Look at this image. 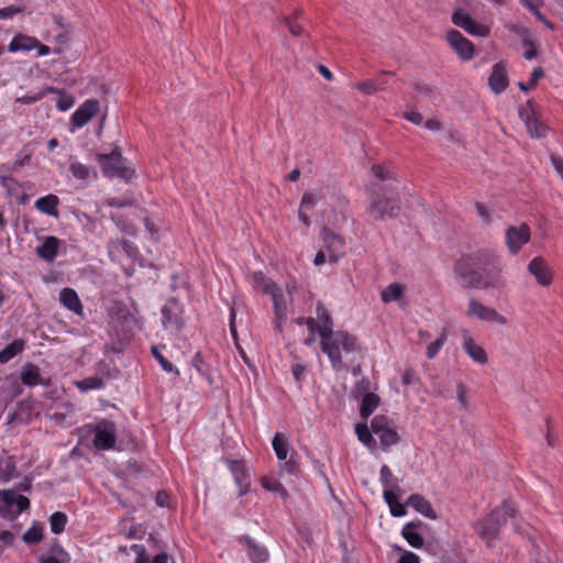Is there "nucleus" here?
Wrapping results in <instances>:
<instances>
[{
	"instance_id": "dca6fc26",
	"label": "nucleus",
	"mask_w": 563,
	"mask_h": 563,
	"mask_svg": "<svg viewBox=\"0 0 563 563\" xmlns=\"http://www.w3.org/2000/svg\"><path fill=\"white\" fill-rule=\"evenodd\" d=\"M100 110V102L97 99L85 100L73 113V131L86 125Z\"/></svg>"
},
{
	"instance_id": "c756f323",
	"label": "nucleus",
	"mask_w": 563,
	"mask_h": 563,
	"mask_svg": "<svg viewBox=\"0 0 563 563\" xmlns=\"http://www.w3.org/2000/svg\"><path fill=\"white\" fill-rule=\"evenodd\" d=\"M249 282L254 290L262 291L267 295L275 289L277 285L273 279L268 278L263 272H254L250 275Z\"/></svg>"
},
{
	"instance_id": "473e14b6",
	"label": "nucleus",
	"mask_w": 563,
	"mask_h": 563,
	"mask_svg": "<svg viewBox=\"0 0 563 563\" xmlns=\"http://www.w3.org/2000/svg\"><path fill=\"white\" fill-rule=\"evenodd\" d=\"M59 246V240L55 236H46L43 241V243L36 247V254L45 260V261H53L55 256L57 255Z\"/></svg>"
},
{
	"instance_id": "9b49d317",
	"label": "nucleus",
	"mask_w": 563,
	"mask_h": 563,
	"mask_svg": "<svg viewBox=\"0 0 563 563\" xmlns=\"http://www.w3.org/2000/svg\"><path fill=\"white\" fill-rule=\"evenodd\" d=\"M520 120L525 123L528 133L533 139H542L548 134V126L540 121L532 107V102L528 100L526 104L521 106L518 110Z\"/></svg>"
},
{
	"instance_id": "f257e3e1",
	"label": "nucleus",
	"mask_w": 563,
	"mask_h": 563,
	"mask_svg": "<svg viewBox=\"0 0 563 563\" xmlns=\"http://www.w3.org/2000/svg\"><path fill=\"white\" fill-rule=\"evenodd\" d=\"M499 256L490 249H481L471 254L462 255L453 267V273L466 289L498 288L501 284Z\"/></svg>"
},
{
	"instance_id": "0e129e2a",
	"label": "nucleus",
	"mask_w": 563,
	"mask_h": 563,
	"mask_svg": "<svg viewBox=\"0 0 563 563\" xmlns=\"http://www.w3.org/2000/svg\"><path fill=\"white\" fill-rule=\"evenodd\" d=\"M307 373V366L300 363L291 366V374L297 383H301L305 379Z\"/></svg>"
},
{
	"instance_id": "0eeeda50",
	"label": "nucleus",
	"mask_w": 563,
	"mask_h": 563,
	"mask_svg": "<svg viewBox=\"0 0 563 563\" xmlns=\"http://www.w3.org/2000/svg\"><path fill=\"white\" fill-rule=\"evenodd\" d=\"M99 164L104 177L110 179L120 178L129 181L135 175V170L126 165V159L118 148L109 154L99 155Z\"/></svg>"
},
{
	"instance_id": "39448f33",
	"label": "nucleus",
	"mask_w": 563,
	"mask_h": 563,
	"mask_svg": "<svg viewBox=\"0 0 563 563\" xmlns=\"http://www.w3.org/2000/svg\"><path fill=\"white\" fill-rule=\"evenodd\" d=\"M517 509L511 500H504L499 507L493 509L486 517L477 520L473 528L488 548L494 545L501 527L509 518L516 516Z\"/></svg>"
},
{
	"instance_id": "4468645a",
	"label": "nucleus",
	"mask_w": 563,
	"mask_h": 563,
	"mask_svg": "<svg viewBox=\"0 0 563 563\" xmlns=\"http://www.w3.org/2000/svg\"><path fill=\"white\" fill-rule=\"evenodd\" d=\"M238 542L246 551V555L251 563H266L269 560V552L266 545L250 534L240 536L238 538Z\"/></svg>"
},
{
	"instance_id": "052dcab7",
	"label": "nucleus",
	"mask_w": 563,
	"mask_h": 563,
	"mask_svg": "<svg viewBox=\"0 0 563 563\" xmlns=\"http://www.w3.org/2000/svg\"><path fill=\"white\" fill-rule=\"evenodd\" d=\"M305 325L307 327L310 336L308 340H306V344L310 345L313 336L316 334L319 335V322L314 318L308 317Z\"/></svg>"
},
{
	"instance_id": "f03ea898",
	"label": "nucleus",
	"mask_w": 563,
	"mask_h": 563,
	"mask_svg": "<svg viewBox=\"0 0 563 563\" xmlns=\"http://www.w3.org/2000/svg\"><path fill=\"white\" fill-rule=\"evenodd\" d=\"M372 173L382 185H373L376 195L368 208L369 217L375 221H385L397 218L400 211V178L395 169L388 166L374 164Z\"/></svg>"
},
{
	"instance_id": "393cba45",
	"label": "nucleus",
	"mask_w": 563,
	"mask_h": 563,
	"mask_svg": "<svg viewBox=\"0 0 563 563\" xmlns=\"http://www.w3.org/2000/svg\"><path fill=\"white\" fill-rule=\"evenodd\" d=\"M316 316H317V320L319 322L320 339L334 332L332 317H331L330 312L328 311V309L325 308V306L321 301H318L316 305Z\"/></svg>"
},
{
	"instance_id": "7ed1b4c3",
	"label": "nucleus",
	"mask_w": 563,
	"mask_h": 563,
	"mask_svg": "<svg viewBox=\"0 0 563 563\" xmlns=\"http://www.w3.org/2000/svg\"><path fill=\"white\" fill-rule=\"evenodd\" d=\"M320 347L335 372L349 371L350 363L360 350L357 339L343 330H336L320 339Z\"/></svg>"
},
{
	"instance_id": "bb28decb",
	"label": "nucleus",
	"mask_w": 563,
	"mask_h": 563,
	"mask_svg": "<svg viewBox=\"0 0 563 563\" xmlns=\"http://www.w3.org/2000/svg\"><path fill=\"white\" fill-rule=\"evenodd\" d=\"M463 350L465 353L475 362L478 364H486L488 361V356L486 351L476 342L474 339L470 335H465L463 340Z\"/></svg>"
},
{
	"instance_id": "a211bd4d",
	"label": "nucleus",
	"mask_w": 563,
	"mask_h": 563,
	"mask_svg": "<svg viewBox=\"0 0 563 563\" xmlns=\"http://www.w3.org/2000/svg\"><path fill=\"white\" fill-rule=\"evenodd\" d=\"M394 71L382 70L374 79H366L357 82L355 88L366 96H373L378 91H384L388 86V76H393Z\"/></svg>"
},
{
	"instance_id": "a878e982",
	"label": "nucleus",
	"mask_w": 563,
	"mask_h": 563,
	"mask_svg": "<svg viewBox=\"0 0 563 563\" xmlns=\"http://www.w3.org/2000/svg\"><path fill=\"white\" fill-rule=\"evenodd\" d=\"M131 551L135 553L134 563H168L169 556L166 552L162 551L150 559L146 548L143 544L133 543Z\"/></svg>"
},
{
	"instance_id": "c9c22d12",
	"label": "nucleus",
	"mask_w": 563,
	"mask_h": 563,
	"mask_svg": "<svg viewBox=\"0 0 563 563\" xmlns=\"http://www.w3.org/2000/svg\"><path fill=\"white\" fill-rule=\"evenodd\" d=\"M38 41L35 37H31L23 34L15 35L9 44V51L14 53L18 51H31L36 48Z\"/></svg>"
},
{
	"instance_id": "e433bc0d",
	"label": "nucleus",
	"mask_w": 563,
	"mask_h": 563,
	"mask_svg": "<svg viewBox=\"0 0 563 563\" xmlns=\"http://www.w3.org/2000/svg\"><path fill=\"white\" fill-rule=\"evenodd\" d=\"M355 433L361 443H363L368 450L374 451L377 443L373 437L374 432L367 426V423H356Z\"/></svg>"
},
{
	"instance_id": "338daca9",
	"label": "nucleus",
	"mask_w": 563,
	"mask_h": 563,
	"mask_svg": "<svg viewBox=\"0 0 563 563\" xmlns=\"http://www.w3.org/2000/svg\"><path fill=\"white\" fill-rule=\"evenodd\" d=\"M404 118L415 125H420L423 123V115L418 111H407L404 113Z\"/></svg>"
},
{
	"instance_id": "f8f14e48",
	"label": "nucleus",
	"mask_w": 563,
	"mask_h": 563,
	"mask_svg": "<svg viewBox=\"0 0 563 563\" xmlns=\"http://www.w3.org/2000/svg\"><path fill=\"white\" fill-rule=\"evenodd\" d=\"M530 239L531 230L526 223H521L518 227L510 225L506 229V246L511 255L518 254L522 246L529 243Z\"/></svg>"
},
{
	"instance_id": "6e6d98bb",
	"label": "nucleus",
	"mask_w": 563,
	"mask_h": 563,
	"mask_svg": "<svg viewBox=\"0 0 563 563\" xmlns=\"http://www.w3.org/2000/svg\"><path fill=\"white\" fill-rule=\"evenodd\" d=\"M67 554L63 550H54V554L46 555L42 554L38 559V563H66L65 558Z\"/></svg>"
},
{
	"instance_id": "6ab92c4d",
	"label": "nucleus",
	"mask_w": 563,
	"mask_h": 563,
	"mask_svg": "<svg viewBox=\"0 0 563 563\" xmlns=\"http://www.w3.org/2000/svg\"><path fill=\"white\" fill-rule=\"evenodd\" d=\"M323 247L328 253V260L331 263H336L343 254V239L335 233L325 231L323 234Z\"/></svg>"
},
{
	"instance_id": "c85d7f7f",
	"label": "nucleus",
	"mask_w": 563,
	"mask_h": 563,
	"mask_svg": "<svg viewBox=\"0 0 563 563\" xmlns=\"http://www.w3.org/2000/svg\"><path fill=\"white\" fill-rule=\"evenodd\" d=\"M227 466L233 475L238 486H250V476L245 468V464L241 460H227Z\"/></svg>"
},
{
	"instance_id": "49530a36",
	"label": "nucleus",
	"mask_w": 563,
	"mask_h": 563,
	"mask_svg": "<svg viewBox=\"0 0 563 563\" xmlns=\"http://www.w3.org/2000/svg\"><path fill=\"white\" fill-rule=\"evenodd\" d=\"M43 539V526L40 522H34L32 527L24 532L22 540L26 544H35Z\"/></svg>"
},
{
	"instance_id": "72a5a7b5",
	"label": "nucleus",
	"mask_w": 563,
	"mask_h": 563,
	"mask_svg": "<svg viewBox=\"0 0 563 563\" xmlns=\"http://www.w3.org/2000/svg\"><path fill=\"white\" fill-rule=\"evenodd\" d=\"M379 404L380 398L375 393L364 395L362 397L358 409L361 418H369L373 415V412L378 408Z\"/></svg>"
},
{
	"instance_id": "20e7f679",
	"label": "nucleus",
	"mask_w": 563,
	"mask_h": 563,
	"mask_svg": "<svg viewBox=\"0 0 563 563\" xmlns=\"http://www.w3.org/2000/svg\"><path fill=\"white\" fill-rule=\"evenodd\" d=\"M108 318L111 342L107 346L111 352L120 354L126 349L133 336L136 320L122 301H114L109 307Z\"/></svg>"
},
{
	"instance_id": "603ef678",
	"label": "nucleus",
	"mask_w": 563,
	"mask_h": 563,
	"mask_svg": "<svg viewBox=\"0 0 563 563\" xmlns=\"http://www.w3.org/2000/svg\"><path fill=\"white\" fill-rule=\"evenodd\" d=\"M121 244L119 242V239L109 241L107 249L109 257L112 262L121 263L122 262V251L120 249Z\"/></svg>"
},
{
	"instance_id": "423d86ee",
	"label": "nucleus",
	"mask_w": 563,
	"mask_h": 563,
	"mask_svg": "<svg viewBox=\"0 0 563 563\" xmlns=\"http://www.w3.org/2000/svg\"><path fill=\"white\" fill-rule=\"evenodd\" d=\"M272 448L277 460L280 462V472L298 476L300 472L299 455L296 451L290 449L289 435L283 432H276L272 439Z\"/></svg>"
},
{
	"instance_id": "a18cd8bd",
	"label": "nucleus",
	"mask_w": 563,
	"mask_h": 563,
	"mask_svg": "<svg viewBox=\"0 0 563 563\" xmlns=\"http://www.w3.org/2000/svg\"><path fill=\"white\" fill-rule=\"evenodd\" d=\"M24 349V342L22 340H14L3 350L0 351V363H7Z\"/></svg>"
},
{
	"instance_id": "ea45409f",
	"label": "nucleus",
	"mask_w": 563,
	"mask_h": 563,
	"mask_svg": "<svg viewBox=\"0 0 563 563\" xmlns=\"http://www.w3.org/2000/svg\"><path fill=\"white\" fill-rule=\"evenodd\" d=\"M73 384L76 385V387L84 393L89 390H99L104 387V380L97 375L89 376L81 380L73 382Z\"/></svg>"
},
{
	"instance_id": "e2e57ef3",
	"label": "nucleus",
	"mask_w": 563,
	"mask_h": 563,
	"mask_svg": "<svg viewBox=\"0 0 563 563\" xmlns=\"http://www.w3.org/2000/svg\"><path fill=\"white\" fill-rule=\"evenodd\" d=\"M456 399L462 409L466 410L468 408L467 391L462 383L456 385Z\"/></svg>"
},
{
	"instance_id": "2f4dec72",
	"label": "nucleus",
	"mask_w": 563,
	"mask_h": 563,
	"mask_svg": "<svg viewBox=\"0 0 563 563\" xmlns=\"http://www.w3.org/2000/svg\"><path fill=\"white\" fill-rule=\"evenodd\" d=\"M190 365L197 371V373L207 380L209 386L213 385V376L211 365L206 362L202 357L201 352H196L190 360Z\"/></svg>"
},
{
	"instance_id": "9d476101",
	"label": "nucleus",
	"mask_w": 563,
	"mask_h": 563,
	"mask_svg": "<svg viewBox=\"0 0 563 563\" xmlns=\"http://www.w3.org/2000/svg\"><path fill=\"white\" fill-rule=\"evenodd\" d=\"M93 446L97 450L109 451L114 448L117 441L115 423L109 419L99 420L92 428Z\"/></svg>"
},
{
	"instance_id": "1a4fd4ad",
	"label": "nucleus",
	"mask_w": 563,
	"mask_h": 563,
	"mask_svg": "<svg viewBox=\"0 0 563 563\" xmlns=\"http://www.w3.org/2000/svg\"><path fill=\"white\" fill-rule=\"evenodd\" d=\"M162 325L166 331L179 332L185 325V308L176 298L168 299L161 309Z\"/></svg>"
},
{
	"instance_id": "cd10ccee",
	"label": "nucleus",
	"mask_w": 563,
	"mask_h": 563,
	"mask_svg": "<svg viewBox=\"0 0 563 563\" xmlns=\"http://www.w3.org/2000/svg\"><path fill=\"white\" fill-rule=\"evenodd\" d=\"M404 292H405V287L400 283L394 282V283L389 284L388 286H386L380 291V300L385 305H388L390 302H398V306L400 308H404V306L401 303V299L404 298Z\"/></svg>"
},
{
	"instance_id": "bf43d9fd",
	"label": "nucleus",
	"mask_w": 563,
	"mask_h": 563,
	"mask_svg": "<svg viewBox=\"0 0 563 563\" xmlns=\"http://www.w3.org/2000/svg\"><path fill=\"white\" fill-rule=\"evenodd\" d=\"M522 45L527 47V49L523 52V57L526 59L531 60L537 57L538 51L534 42L530 37H525L522 40Z\"/></svg>"
},
{
	"instance_id": "de8ad7c7",
	"label": "nucleus",
	"mask_w": 563,
	"mask_h": 563,
	"mask_svg": "<svg viewBox=\"0 0 563 563\" xmlns=\"http://www.w3.org/2000/svg\"><path fill=\"white\" fill-rule=\"evenodd\" d=\"M323 197L322 190L306 191L300 200V209L311 210Z\"/></svg>"
},
{
	"instance_id": "4d7b16f0",
	"label": "nucleus",
	"mask_w": 563,
	"mask_h": 563,
	"mask_svg": "<svg viewBox=\"0 0 563 563\" xmlns=\"http://www.w3.org/2000/svg\"><path fill=\"white\" fill-rule=\"evenodd\" d=\"M390 428L385 416H376L371 421V429L375 435H378L385 429Z\"/></svg>"
},
{
	"instance_id": "774afa93",
	"label": "nucleus",
	"mask_w": 563,
	"mask_h": 563,
	"mask_svg": "<svg viewBox=\"0 0 563 563\" xmlns=\"http://www.w3.org/2000/svg\"><path fill=\"white\" fill-rule=\"evenodd\" d=\"M397 563H420V558L416 553L405 550Z\"/></svg>"
},
{
	"instance_id": "aec40b11",
	"label": "nucleus",
	"mask_w": 563,
	"mask_h": 563,
	"mask_svg": "<svg viewBox=\"0 0 563 563\" xmlns=\"http://www.w3.org/2000/svg\"><path fill=\"white\" fill-rule=\"evenodd\" d=\"M528 272L537 279L538 284L547 287L552 283V273L542 257H534L528 264Z\"/></svg>"
},
{
	"instance_id": "680f3d73",
	"label": "nucleus",
	"mask_w": 563,
	"mask_h": 563,
	"mask_svg": "<svg viewBox=\"0 0 563 563\" xmlns=\"http://www.w3.org/2000/svg\"><path fill=\"white\" fill-rule=\"evenodd\" d=\"M506 27H507V30H508L510 33H514V34H516V35L520 36V37H521V41H522L525 37H529V33H530V31H529V29H528V27H526V26H522V25H520V24H518V23H512V22H510V23L506 24Z\"/></svg>"
},
{
	"instance_id": "4be33fe9",
	"label": "nucleus",
	"mask_w": 563,
	"mask_h": 563,
	"mask_svg": "<svg viewBox=\"0 0 563 563\" xmlns=\"http://www.w3.org/2000/svg\"><path fill=\"white\" fill-rule=\"evenodd\" d=\"M406 505L412 507L417 512L424 518L435 520L438 518L435 510L431 503L420 494H412L408 497Z\"/></svg>"
},
{
	"instance_id": "8fccbe9b",
	"label": "nucleus",
	"mask_w": 563,
	"mask_h": 563,
	"mask_svg": "<svg viewBox=\"0 0 563 563\" xmlns=\"http://www.w3.org/2000/svg\"><path fill=\"white\" fill-rule=\"evenodd\" d=\"M119 242L121 244L120 249L122 251V255L130 262H136L139 256V247L136 244L125 239H119Z\"/></svg>"
},
{
	"instance_id": "5fc2aeb1",
	"label": "nucleus",
	"mask_w": 563,
	"mask_h": 563,
	"mask_svg": "<svg viewBox=\"0 0 563 563\" xmlns=\"http://www.w3.org/2000/svg\"><path fill=\"white\" fill-rule=\"evenodd\" d=\"M73 177L87 183L91 178V172L87 166L80 163H73Z\"/></svg>"
},
{
	"instance_id": "c03bdc74",
	"label": "nucleus",
	"mask_w": 563,
	"mask_h": 563,
	"mask_svg": "<svg viewBox=\"0 0 563 563\" xmlns=\"http://www.w3.org/2000/svg\"><path fill=\"white\" fill-rule=\"evenodd\" d=\"M151 353L153 357L158 362L163 371L174 374L175 377L180 375L179 369L159 352L157 345H153L151 347Z\"/></svg>"
},
{
	"instance_id": "2eb2a0df",
	"label": "nucleus",
	"mask_w": 563,
	"mask_h": 563,
	"mask_svg": "<svg viewBox=\"0 0 563 563\" xmlns=\"http://www.w3.org/2000/svg\"><path fill=\"white\" fill-rule=\"evenodd\" d=\"M445 38L457 56L463 60H471L474 57L475 47L460 31L451 29L446 32Z\"/></svg>"
},
{
	"instance_id": "79ce46f5",
	"label": "nucleus",
	"mask_w": 563,
	"mask_h": 563,
	"mask_svg": "<svg viewBox=\"0 0 563 563\" xmlns=\"http://www.w3.org/2000/svg\"><path fill=\"white\" fill-rule=\"evenodd\" d=\"M380 446L383 451L388 452L393 445H396L400 438L397 431L394 428L385 429L383 432H380L378 435Z\"/></svg>"
},
{
	"instance_id": "4c0bfd02",
	"label": "nucleus",
	"mask_w": 563,
	"mask_h": 563,
	"mask_svg": "<svg viewBox=\"0 0 563 563\" xmlns=\"http://www.w3.org/2000/svg\"><path fill=\"white\" fill-rule=\"evenodd\" d=\"M379 482L385 489H394L395 492H401L399 486V479L394 476L390 467L386 464L382 465L379 470Z\"/></svg>"
},
{
	"instance_id": "7c9ffc66",
	"label": "nucleus",
	"mask_w": 563,
	"mask_h": 563,
	"mask_svg": "<svg viewBox=\"0 0 563 563\" xmlns=\"http://www.w3.org/2000/svg\"><path fill=\"white\" fill-rule=\"evenodd\" d=\"M267 295H269L273 300L275 318L280 320L287 319V301L283 289L276 285L275 289H273V291L268 292Z\"/></svg>"
},
{
	"instance_id": "ddd939ff",
	"label": "nucleus",
	"mask_w": 563,
	"mask_h": 563,
	"mask_svg": "<svg viewBox=\"0 0 563 563\" xmlns=\"http://www.w3.org/2000/svg\"><path fill=\"white\" fill-rule=\"evenodd\" d=\"M451 20L454 25L463 29L472 36L485 37L489 33V30L485 25L477 23L472 15L463 9L454 10Z\"/></svg>"
},
{
	"instance_id": "f704fd0d",
	"label": "nucleus",
	"mask_w": 563,
	"mask_h": 563,
	"mask_svg": "<svg viewBox=\"0 0 563 563\" xmlns=\"http://www.w3.org/2000/svg\"><path fill=\"white\" fill-rule=\"evenodd\" d=\"M21 382L30 387L37 386L43 383L40 368L34 364H26L21 371Z\"/></svg>"
},
{
	"instance_id": "b1692460",
	"label": "nucleus",
	"mask_w": 563,
	"mask_h": 563,
	"mask_svg": "<svg viewBox=\"0 0 563 563\" xmlns=\"http://www.w3.org/2000/svg\"><path fill=\"white\" fill-rule=\"evenodd\" d=\"M400 493L401 492H395L394 489L383 490V499L387 504L390 515L396 518L407 515V505L399 501Z\"/></svg>"
},
{
	"instance_id": "864d4df0",
	"label": "nucleus",
	"mask_w": 563,
	"mask_h": 563,
	"mask_svg": "<svg viewBox=\"0 0 563 563\" xmlns=\"http://www.w3.org/2000/svg\"><path fill=\"white\" fill-rule=\"evenodd\" d=\"M351 394L354 398L363 397L366 394H372L369 391V380L366 377H362L354 384Z\"/></svg>"
},
{
	"instance_id": "f3484780",
	"label": "nucleus",
	"mask_w": 563,
	"mask_h": 563,
	"mask_svg": "<svg viewBox=\"0 0 563 563\" xmlns=\"http://www.w3.org/2000/svg\"><path fill=\"white\" fill-rule=\"evenodd\" d=\"M467 314L475 317L483 321L495 322L498 324H505L506 318L498 313L495 309L484 306L475 298L470 299Z\"/></svg>"
},
{
	"instance_id": "13d9d810",
	"label": "nucleus",
	"mask_w": 563,
	"mask_h": 563,
	"mask_svg": "<svg viewBox=\"0 0 563 563\" xmlns=\"http://www.w3.org/2000/svg\"><path fill=\"white\" fill-rule=\"evenodd\" d=\"M419 382L420 379L412 368H408L401 374V383L406 387L415 386L419 384Z\"/></svg>"
},
{
	"instance_id": "58836bf2",
	"label": "nucleus",
	"mask_w": 563,
	"mask_h": 563,
	"mask_svg": "<svg viewBox=\"0 0 563 563\" xmlns=\"http://www.w3.org/2000/svg\"><path fill=\"white\" fill-rule=\"evenodd\" d=\"M58 198L55 195H47L35 201V207L41 212L57 217Z\"/></svg>"
},
{
	"instance_id": "a19ab883",
	"label": "nucleus",
	"mask_w": 563,
	"mask_h": 563,
	"mask_svg": "<svg viewBox=\"0 0 563 563\" xmlns=\"http://www.w3.org/2000/svg\"><path fill=\"white\" fill-rule=\"evenodd\" d=\"M261 485L265 490L278 495L282 499L288 497L286 488L275 478L264 476L261 478Z\"/></svg>"
},
{
	"instance_id": "69168bd1",
	"label": "nucleus",
	"mask_w": 563,
	"mask_h": 563,
	"mask_svg": "<svg viewBox=\"0 0 563 563\" xmlns=\"http://www.w3.org/2000/svg\"><path fill=\"white\" fill-rule=\"evenodd\" d=\"M415 90L418 93L424 95L427 97H432L434 95L435 88L427 82H417L415 85Z\"/></svg>"
},
{
	"instance_id": "5701e85b",
	"label": "nucleus",
	"mask_w": 563,
	"mask_h": 563,
	"mask_svg": "<svg viewBox=\"0 0 563 563\" xmlns=\"http://www.w3.org/2000/svg\"><path fill=\"white\" fill-rule=\"evenodd\" d=\"M490 89L499 95L508 87L507 71L501 64H495L488 78Z\"/></svg>"
},
{
	"instance_id": "37998d69",
	"label": "nucleus",
	"mask_w": 563,
	"mask_h": 563,
	"mask_svg": "<svg viewBox=\"0 0 563 563\" xmlns=\"http://www.w3.org/2000/svg\"><path fill=\"white\" fill-rule=\"evenodd\" d=\"M301 12H296L292 16H287L284 20L288 31L296 37H300L306 33L303 25L301 24Z\"/></svg>"
},
{
	"instance_id": "09e8293b",
	"label": "nucleus",
	"mask_w": 563,
	"mask_h": 563,
	"mask_svg": "<svg viewBox=\"0 0 563 563\" xmlns=\"http://www.w3.org/2000/svg\"><path fill=\"white\" fill-rule=\"evenodd\" d=\"M446 339V330L442 329L440 336L427 346L426 355L429 360H433L439 354Z\"/></svg>"
},
{
	"instance_id": "3c124183",
	"label": "nucleus",
	"mask_w": 563,
	"mask_h": 563,
	"mask_svg": "<svg viewBox=\"0 0 563 563\" xmlns=\"http://www.w3.org/2000/svg\"><path fill=\"white\" fill-rule=\"evenodd\" d=\"M67 516L64 512L57 511L49 518L51 530L53 533L58 534L64 531L67 523Z\"/></svg>"
},
{
	"instance_id": "412c9836",
	"label": "nucleus",
	"mask_w": 563,
	"mask_h": 563,
	"mask_svg": "<svg viewBox=\"0 0 563 563\" xmlns=\"http://www.w3.org/2000/svg\"><path fill=\"white\" fill-rule=\"evenodd\" d=\"M421 526H422V522L420 520L409 521L406 525H404V527L401 529L402 538L407 541V543L411 548L421 549L424 543V539L419 531Z\"/></svg>"
},
{
	"instance_id": "6e6552de",
	"label": "nucleus",
	"mask_w": 563,
	"mask_h": 563,
	"mask_svg": "<svg viewBox=\"0 0 563 563\" xmlns=\"http://www.w3.org/2000/svg\"><path fill=\"white\" fill-rule=\"evenodd\" d=\"M29 508L30 500L27 497L20 495L14 489L0 490V517L12 521Z\"/></svg>"
}]
</instances>
